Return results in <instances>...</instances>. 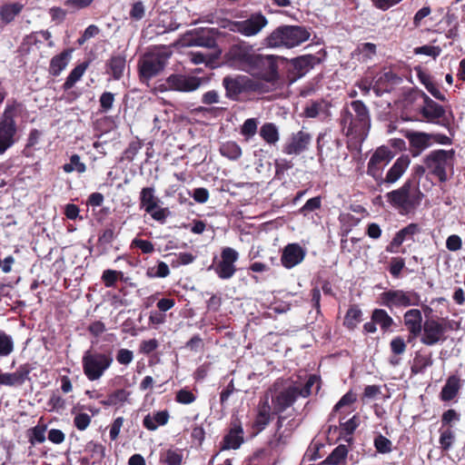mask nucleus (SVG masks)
<instances>
[{"mask_svg":"<svg viewBox=\"0 0 465 465\" xmlns=\"http://www.w3.org/2000/svg\"><path fill=\"white\" fill-rule=\"evenodd\" d=\"M24 111L17 101L8 102L0 117V155L12 148L17 141L18 126L16 118Z\"/></svg>","mask_w":465,"mask_h":465,"instance_id":"nucleus-1","label":"nucleus"},{"mask_svg":"<svg viewBox=\"0 0 465 465\" xmlns=\"http://www.w3.org/2000/svg\"><path fill=\"white\" fill-rule=\"evenodd\" d=\"M309 32L302 26L282 25L274 29L266 38L265 45L271 48H292L306 42Z\"/></svg>","mask_w":465,"mask_h":465,"instance_id":"nucleus-2","label":"nucleus"},{"mask_svg":"<svg viewBox=\"0 0 465 465\" xmlns=\"http://www.w3.org/2000/svg\"><path fill=\"white\" fill-rule=\"evenodd\" d=\"M455 151L453 149H437L426 154L422 162L426 164L430 174L437 177L440 183H445L448 180V171L453 169Z\"/></svg>","mask_w":465,"mask_h":465,"instance_id":"nucleus-3","label":"nucleus"},{"mask_svg":"<svg viewBox=\"0 0 465 465\" xmlns=\"http://www.w3.org/2000/svg\"><path fill=\"white\" fill-rule=\"evenodd\" d=\"M113 361L114 357L111 351L88 350L84 352L82 360L84 373L89 381H97L111 367Z\"/></svg>","mask_w":465,"mask_h":465,"instance_id":"nucleus-4","label":"nucleus"},{"mask_svg":"<svg viewBox=\"0 0 465 465\" xmlns=\"http://www.w3.org/2000/svg\"><path fill=\"white\" fill-rule=\"evenodd\" d=\"M268 23L267 17L262 13L255 12L243 20H226L222 27L245 37H253L258 35L268 25Z\"/></svg>","mask_w":465,"mask_h":465,"instance_id":"nucleus-5","label":"nucleus"},{"mask_svg":"<svg viewBox=\"0 0 465 465\" xmlns=\"http://www.w3.org/2000/svg\"><path fill=\"white\" fill-rule=\"evenodd\" d=\"M170 53L163 49H156L143 54L138 62L139 75L142 82L148 83L160 74L170 57Z\"/></svg>","mask_w":465,"mask_h":465,"instance_id":"nucleus-6","label":"nucleus"},{"mask_svg":"<svg viewBox=\"0 0 465 465\" xmlns=\"http://www.w3.org/2000/svg\"><path fill=\"white\" fill-rule=\"evenodd\" d=\"M352 113H346L342 124L347 127V134H364L371 126L370 114L367 106L360 100L351 102Z\"/></svg>","mask_w":465,"mask_h":465,"instance_id":"nucleus-7","label":"nucleus"},{"mask_svg":"<svg viewBox=\"0 0 465 465\" xmlns=\"http://www.w3.org/2000/svg\"><path fill=\"white\" fill-rule=\"evenodd\" d=\"M277 68L276 56L254 53L244 71L266 82H273L277 79Z\"/></svg>","mask_w":465,"mask_h":465,"instance_id":"nucleus-8","label":"nucleus"},{"mask_svg":"<svg viewBox=\"0 0 465 465\" xmlns=\"http://www.w3.org/2000/svg\"><path fill=\"white\" fill-rule=\"evenodd\" d=\"M379 303L390 310L393 308L418 306L420 303V296L414 291L391 289L379 295Z\"/></svg>","mask_w":465,"mask_h":465,"instance_id":"nucleus-9","label":"nucleus"},{"mask_svg":"<svg viewBox=\"0 0 465 465\" xmlns=\"http://www.w3.org/2000/svg\"><path fill=\"white\" fill-rule=\"evenodd\" d=\"M223 85L226 96L232 101H238L242 94L260 91L262 86L261 83L246 75L226 76L223 80Z\"/></svg>","mask_w":465,"mask_h":465,"instance_id":"nucleus-10","label":"nucleus"},{"mask_svg":"<svg viewBox=\"0 0 465 465\" xmlns=\"http://www.w3.org/2000/svg\"><path fill=\"white\" fill-rule=\"evenodd\" d=\"M411 182L407 181L399 189L386 193L387 202L401 214H408L420 203L419 198L411 195Z\"/></svg>","mask_w":465,"mask_h":465,"instance_id":"nucleus-11","label":"nucleus"},{"mask_svg":"<svg viewBox=\"0 0 465 465\" xmlns=\"http://www.w3.org/2000/svg\"><path fill=\"white\" fill-rule=\"evenodd\" d=\"M393 157V152L389 147H378L369 160L367 173L378 181L381 178L382 170Z\"/></svg>","mask_w":465,"mask_h":465,"instance_id":"nucleus-12","label":"nucleus"},{"mask_svg":"<svg viewBox=\"0 0 465 465\" xmlns=\"http://www.w3.org/2000/svg\"><path fill=\"white\" fill-rule=\"evenodd\" d=\"M238 259L239 252L236 250L224 247L221 252V261L214 269L219 278L223 280L232 278L236 272L235 262Z\"/></svg>","mask_w":465,"mask_h":465,"instance_id":"nucleus-13","label":"nucleus"},{"mask_svg":"<svg viewBox=\"0 0 465 465\" xmlns=\"http://www.w3.org/2000/svg\"><path fill=\"white\" fill-rule=\"evenodd\" d=\"M445 327L434 319L424 322L420 336V342L427 346H433L445 340Z\"/></svg>","mask_w":465,"mask_h":465,"instance_id":"nucleus-14","label":"nucleus"},{"mask_svg":"<svg viewBox=\"0 0 465 465\" xmlns=\"http://www.w3.org/2000/svg\"><path fill=\"white\" fill-rule=\"evenodd\" d=\"M166 88L178 92H193L202 84V79L184 74H171L166 79Z\"/></svg>","mask_w":465,"mask_h":465,"instance_id":"nucleus-15","label":"nucleus"},{"mask_svg":"<svg viewBox=\"0 0 465 465\" xmlns=\"http://www.w3.org/2000/svg\"><path fill=\"white\" fill-rule=\"evenodd\" d=\"M420 232L421 228L418 223H412L408 224L396 232L391 242L387 245L386 251L390 253H398L399 248L404 242L413 241L414 235Z\"/></svg>","mask_w":465,"mask_h":465,"instance_id":"nucleus-16","label":"nucleus"},{"mask_svg":"<svg viewBox=\"0 0 465 465\" xmlns=\"http://www.w3.org/2000/svg\"><path fill=\"white\" fill-rule=\"evenodd\" d=\"M413 156H419L424 150L432 146L431 134L425 132L408 131L405 134Z\"/></svg>","mask_w":465,"mask_h":465,"instance_id":"nucleus-17","label":"nucleus"},{"mask_svg":"<svg viewBox=\"0 0 465 465\" xmlns=\"http://www.w3.org/2000/svg\"><path fill=\"white\" fill-rule=\"evenodd\" d=\"M253 54L254 51L252 45L246 42H241L232 45L228 53L230 59L241 65L243 70H245L249 64Z\"/></svg>","mask_w":465,"mask_h":465,"instance_id":"nucleus-18","label":"nucleus"},{"mask_svg":"<svg viewBox=\"0 0 465 465\" xmlns=\"http://www.w3.org/2000/svg\"><path fill=\"white\" fill-rule=\"evenodd\" d=\"M298 386H291L272 397L273 411L276 413L284 411L292 406L298 398Z\"/></svg>","mask_w":465,"mask_h":465,"instance_id":"nucleus-19","label":"nucleus"},{"mask_svg":"<svg viewBox=\"0 0 465 465\" xmlns=\"http://www.w3.org/2000/svg\"><path fill=\"white\" fill-rule=\"evenodd\" d=\"M404 325L409 331V341L421 334L423 322L421 312L418 309H411L403 315Z\"/></svg>","mask_w":465,"mask_h":465,"instance_id":"nucleus-20","label":"nucleus"},{"mask_svg":"<svg viewBox=\"0 0 465 465\" xmlns=\"http://www.w3.org/2000/svg\"><path fill=\"white\" fill-rule=\"evenodd\" d=\"M311 140V134L303 130L292 134L289 141L283 146V153L287 154H299L306 150Z\"/></svg>","mask_w":465,"mask_h":465,"instance_id":"nucleus-21","label":"nucleus"},{"mask_svg":"<svg viewBox=\"0 0 465 465\" xmlns=\"http://www.w3.org/2000/svg\"><path fill=\"white\" fill-rule=\"evenodd\" d=\"M272 414L270 397L269 394H266L258 404L257 414L252 424L256 433L261 432L267 427L272 420Z\"/></svg>","mask_w":465,"mask_h":465,"instance_id":"nucleus-22","label":"nucleus"},{"mask_svg":"<svg viewBox=\"0 0 465 465\" xmlns=\"http://www.w3.org/2000/svg\"><path fill=\"white\" fill-rule=\"evenodd\" d=\"M31 368L28 364L20 365L14 372H2L0 374V385L15 387L21 386L28 380Z\"/></svg>","mask_w":465,"mask_h":465,"instance_id":"nucleus-23","label":"nucleus"},{"mask_svg":"<svg viewBox=\"0 0 465 465\" xmlns=\"http://www.w3.org/2000/svg\"><path fill=\"white\" fill-rule=\"evenodd\" d=\"M305 253L298 243H289L283 249L281 262L285 268L291 269L303 261Z\"/></svg>","mask_w":465,"mask_h":465,"instance_id":"nucleus-24","label":"nucleus"},{"mask_svg":"<svg viewBox=\"0 0 465 465\" xmlns=\"http://www.w3.org/2000/svg\"><path fill=\"white\" fill-rule=\"evenodd\" d=\"M410 163L411 159L408 155H401L387 172L383 183H395L409 168Z\"/></svg>","mask_w":465,"mask_h":465,"instance_id":"nucleus-25","label":"nucleus"},{"mask_svg":"<svg viewBox=\"0 0 465 465\" xmlns=\"http://www.w3.org/2000/svg\"><path fill=\"white\" fill-rule=\"evenodd\" d=\"M243 442V429L240 423H233L223 437L221 450H237Z\"/></svg>","mask_w":465,"mask_h":465,"instance_id":"nucleus-26","label":"nucleus"},{"mask_svg":"<svg viewBox=\"0 0 465 465\" xmlns=\"http://www.w3.org/2000/svg\"><path fill=\"white\" fill-rule=\"evenodd\" d=\"M420 113L429 122H434L444 115L445 110L440 104L425 95Z\"/></svg>","mask_w":465,"mask_h":465,"instance_id":"nucleus-27","label":"nucleus"},{"mask_svg":"<svg viewBox=\"0 0 465 465\" xmlns=\"http://www.w3.org/2000/svg\"><path fill=\"white\" fill-rule=\"evenodd\" d=\"M72 50L67 49L57 55H54L49 64V73L54 76H58L68 65L72 58Z\"/></svg>","mask_w":465,"mask_h":465,"instance_id":"nucleus-28","label":"nucleus"},{"mask_svg":"<svg viewBox=\"0 0 465 465\" xmlns=\"http://www.w3.org/2000/svg\"><path fill=\"white\" fill-rule=\"evenodd\" d=\"M170 415L167 411H160L153 414H147L143 420V426L149 430H155L159 426L165 425Z\"/></svg>","mask_w":465,"mask_h":465,"instance_id":"nucleus-29","label":"nucleus"},{"mask_svg":"<svg viewBox=\"0 0 465 465\" xmlns=\"http://www.w3.org/2000/svg\"><path fill=\"white\" fill-rule=\"evenodd\" d=\"M126 67V60L124 55H114L107 63V73L112 74L114 80H120Z\"/></svg>","mask_w":465,"mask_h":465,"instance_id":"nucleus-30","label":"nucleus"},{"mask_svg":"<svg viewBox=\"0 0 465 465\" xmlns=\"http://www.w3.org/2000/svg\"><path fill=\"white\" fill-rule=\"evenodd\" d=\"M158 198L154 195L153 187L143 188L140 193V203L141 207L145 212H151L153 209H156L158 205Z\"/></svg>","mask_w":465,"mask_h":465,"instance_id":"nucleus-31","label":"nucleus"},{"mask_svg":"<svg viewBox=\"0 0 465 465\" xmlns=\"http://www.w3.org/2000/svg\"><path fill=\"white\" fill-rule=\"evenodd\" d=\"M460 389V379L456 376H450L443 386L440 397L442 401H451L458 393Z\"/></svg>","mask_w":465,"mask_h":465,"instance_id":"nucleus-32","label":"nucleus"},{"mask_svg":"<svg viewBox=\"0 0 465 465\" xmlns=\"http://www.w3.org/2000/svg\"><path fill=\"white\" fill-rule=\"evenodd\" d=\"M261 137L269 144H275L279 139V131L272 123H266L260 128Z\"/></svg>","mask_w":465,"mask_h":465,"instance_id":"nucleus-33","label":"nucleus"},{"mask_svg":"<svg viewBox=\"0 0 465 465\" xmlns=\"http://www.w3.org/2000/svg\"><path fill=\"white\" fill-rule=\"evenodd\" d=\"M23 5L11 3L3 5L0 9V18L5 24L12 22L15 16L22 11Z\"/></svg>","mask_w":465,"mask_h":465,"instance_id":"nucleus-34","label":"nucleus"},{"mask_svg":"<svg viewBox=\"0 0 465 465\" xmlns=\"http://www.w3.org/2000/svg\"><path fill=\"white\" fill-rule=\"evenodd\" d=\"M88 67V63L84 62L78 65H76L66 77V80L63 85L64 90L71 89L76 82H78L84 74L85 73Z\"/></svg>","mask_w":465,"mask_h":465,"instance_id":"nucleus-35","label":"nucleus"},{"mask_svg":"<svg viewBox=\"0 0 465 465\" xmlns=\"http://www.w3.org/2000/svg\"><path fill=\"white\" fill-rule=\"evenodd\" d=\"M220 153L229 160L235 161L242 156V149L235 142H226L220 147Z\"/></svg>","mask_w":465,"mask_h":465,"instance_id":"nucleus-36","label":"nucleus"},{"mask_svg":"<svg viewBox=\"0 0 465 465\" xmlns=\"http://www.w3.org/2000/svg\"><path fill=\"white\" fill-rule=\"evenodd\" d=\"M371 320L384 331H387L393 324V319L382 309H375L372 312Z\"/></svg>","mask_w":465,"mask_h":465,"instance_id":"nucleus-37","label":"nucleus"},{"mask_svg":"<svg viewBox=\"0 0 465 465\" xmlns=\"http://www.w3.org/2000/svg\"><path fill=\"white\" fill-rule=\"evenodd\" d=\"M130 394V391L124 389H119L111 393L107 400L102 401V403L107 406L121 404L127 401Z\"/></svg>","mask_w":465,"mask_h":465,"instance_id":"nucleus-38","label":"nucleus"},{"mask_svg":"<svg viewBox=\"0 0 465 465\" xmlns=\"http://www.w3.org/2000/svg\"><path fill=\"white\" fill-rule=\"evenodd\" d=\"M440 435L439 443L440 445V448L443 450L447 451L452 447V445L454 443L455 433L450 427L447 429L440 428Z\"/></svg>","mask_w":465,"mask_h":465,"instance_id":"nucleus-39","label":"nucleus"},{"mask_svg":"<svg viewBox=\"0 0 465 465\" xmlns=\"http://www.w3.org/2000/svg\"><path fill=\"white\" fill-rule=\"evenodd\" d=\"M15 349L13 338L5 331H0V357L9 356Z\"/></svg>","mask_w":465,"mask_h":465,"instance_id":"nucleus-40","label":"nucleus"},{"mask_svg":"<svg viewBox=\"0 0 465 465\" xmlns=\"http://www.w3.org/2000/svg\"><path fill=\"white\" fill-rule=\"evenodd\" d=\"M361 311L356 307H351L345 316L344 324L351 330H353L361 321Z\"/></svg>","mask_w":465,"mask_h":465,"instance_id":"nucleus-41","label":"nucleus"},{"mask_svg":"<svg viewBox=\"0 0 465 465\" xmlns=\"http://www.w3.org/2000/svg\"><path fill=\"white\" fill-rule=\"evenodd\" d=\"M183 455L180 451L175 450H167L160 458V461L167 465H181Z\"/></svg>","mask_w":465,"mask_h":465,"instance_id":"nucleus-42","label":"nucleus"},{"mask_svg":"<svg viewBox=\"0 0 465 465\" xmlns=\"http://www.w3.org/2000/svg\"><path fill=\"white\" fill-rule=\"evenodd\" d=\"M63 170L69 173L74 171H76L79 173H83L86 170V166L84 163L81 162L80 156L78 154H73L70 158V163L64 164Z\"/></svg>","mask_w":465,"mask_h":465,"instance_id":"nucleus-43","label":"nucleus"},{"mask_svg":"<svg viewBox=\"0 0 465 465\" xmlns=\"http://www.w3.org/2000/svg\"><path fill=\"white\" fill-rule=\"evenodd\" d=\"M400 78L391 71L384 72L375 77V82L382 86H388V91L391 87L399 82Z\"/></svg>","mask_w":465,"mask_h":465,"instance_id":"nucleus-44","label":"nucleus"},{"mask_svg":"<svg viewBox=\"0 0 465 465\" xmlns=\"http://www.w3.org/2000/svg\"><path fill=\"white\" fill-rule=\"evenodd\" d=\"M348 450L346 446L340 445L336 447L333 451L329 455L326 461L329 464L337 465L345 460Z\"/></svg>","mask_w":465,"mask_h":465,"instance_id":"nucleus-45","label":"nucleus"},{"mask_svg":"<svg viewBox=\"0 0 465 465\" xmlns=\"http://www.w3.org/2000/svg\"><path fill=\"white\" fill-rule=\"evenodd\" d=\"M29 441L32 445L43 443L45 440V427L35 426L28 431Z\"/></svg>","mask_w":465,"mask_h":465,"instance_id":"nucleus-46","label":"nucleus"},{"mask_svg":"<svg viewBox=\"0 0 465 465\" xmlns=\"http://www.w3.org/2000/svg\"><path fill=\"white\" fill-rule=\"evenodd\" d=\"M258 121L255 118L247 119L241 128V134L246 140L253 137L257 132Z\"/></svg>","mask_w":465,"mask_h":465,"instance_id":"nucleus-47","label":"nucleus"},{"mask_svg":"<svg viewBox=\"0 0 465 465\" xmlns=\"http://www.w3.org/2000/svg\"><path fill=\"white\" fill-rule=\"evenodd\" d=\"M86 451H88L91 454V457L95 460H102L105 456V448L103 444L95 442V441H90L86 444L85 448Z\"/></svg>","mask_w":465,"mask_h":465,"instance_id":"nucleus-48","label":"nucleus"},{"mask_svg":"<svg viewBox=\"0 0 465 465\" xmlns=\"http://www.w3.org/2000/svg\"><path fill=\"white\" fill-rule=\"evenodd\" d=\"M319 377L316 375H310L303 388L300 389L298 387V395L303 398L308 397L312 393V389L313 386H316V390L318 391L320 388L319 385Z\"/></svg>","mask_w":465,"mask_h":465,"instance_id":"nucleus-49","label":"nucleus"},{"mask_svg":"<svg viewBox=\"0 0 465 465\" xmlns=\"http://www.w3.org/2000/svg\"><path fill=\"white\" fill-rule=\"evenodd\" d=\"M441 53V48L440 46L434 45H422L415 48L416 54H424L428 56H431L433 58L438 57Z\"/></svg>","mask_w":465,"mask_h":465,"instance_id":"nucleus-50","label":"nucleus"},{"mask_svg":"<svg viewBox=\"0 0 465 465\" xmlns=\"http://www.w3.org/2000/svg\"><path fill=\"white\" fill-rule=\"evenodd\" d=\"M194 394L186 389H182L176 392L175 400L182 404H190L195 401Z\"/></svg>","mask_w":465,"mask_h":465,"instance_id":"nucleus-51","label":"nucleus"},{"mask_svg":"<svg viewBox=\"0 0 465 465\" xmlns=\"http://www.w3.org/2000/svg\"><path fill=\"white\" fill-rule=\"evenodd\" d=\"M374 445L377 450L381 453H388L391 450V441L382 435L375 438Z\"/></svg>","mask_w":465,"mask_h":465,"instance_id":"nucleus-52","label":"nucleus"},{"mask_svg":"<svg viewBox=\"0 0 465 465\" xmlns=\"http://www.w3.org/2000/svg\"><path fill=\"white\" fill-rule=\"evenodd\" d=\"M145 15V8L142 1H136L132 5L130 10V17L134 20L139 21L143 18Z\"/></svg>","mask_w":465,"mask_h":465,"instance_id":"nucleus-53","label":"nucleus"},{"mask_svg":"<svg viewBox=\"0 0 465 465\" xmlns=\"http://www.w3.org/2000/svg\"><path fill=\"white\" fill-rule=\"evenodd\" d=\"M322 205V200L320 196H316L309 199L305 204L300 209V213L306 215L307 213L319 209Z\"/></svg>","mask_w":465,"mask_h":465,"instance_id":"nucleus-54","label":"nucleus"},{"mask_svg":"<svg viewBox=\"0 0 465 465\" xmlns=\"http://www.w3.org/2000/svg\"><path fill=\"white\" fill-rule=\"evenodd\" d=\"M356 401V395L352 393L351 391L347 392L344 394L341 399L336 403V405L333 408L332 412L339 411L341 408L350 406Z\"/></svg>","mask_w":465,"mask_h":465,"instance_id":"nucleus-55","label":"nucleus"},{"mask_svg":"<svg viewBox=\"0 0 465 465\" xmlns=\"http://www.w3.org/2000/svg\"><path fill=\"white\" fill-rule=\"evenodd\" d=\"M91 422V417L87 413H78L74 419V424L79 430H84Z\"/></svg>","mask_w":465,"mask_h":465,"instance_id":"nucleus-56","label":"nucleus"},{"mask_svg":"<svg viewBox=\"0 0 465 465\" xmlns=\"http://www.w3.org/2000/svg\"><path fill=\"white\" fill-rule=\"evenodd\" d=\"M134 360V353L128 349H120L116 354V361L123 365L130 364Z\"/></svg>","mask_w":465,"mask_h":465,"instance_id":"nucleus-57","label":"nucleus"},{"mask_svg":"<svg viewBox=\"0 0 465 465\" xmlns=\"http://www.w3.org/2000/svg\"><path fill=\"white\" fill-rule=\"evenodd\" d=\"M391 350L394 354L400 355L406 351V343L404 340L398 336L391 340Z\"/></svg>","mask_w":465,"mask_h":465,"instance_id":"nucleus-58","label":"nucleus"},{"mask_svg":"<svg viewBox=\"0 0 465 465\" xmlns=\"http://www.w3.org/2000/svg\"><path fill=\"white\" fill-rule=\"evenodd\" d=\"M132 246L139 248L143 253H151L154 250L153 244L151 242L137 238L133 240Z\"/></svg>","mask_w":465,"mask_h":465,"instance_id":"nucleus-59","label":"nucleus"},{"mask_svg":"<svg viewBox=\"0 0 465 465\" xmlns=\"http://www.w3.org/2000/svg\"><path fill=\"white\" fill-rule=\"evenodd\" d=\"M221 102V96L215 90H211L204 93L202 96V103L204 104H219Z\"/></svg>","mask_w":465,"mask_h":465,"instance_id":"nucleus-60","label":"nucleus"},{"mask_svg":"<svg viewBox=\"0 0 465 465\" xmlns=\"http://www.w3.org/2000/svg\"><path fill=\"white\" fill-rule=\"evenodd\" d=\"M114 102V95L110 92H104L100 97V105L103 111L107 112L112 109Z\"/></svg>","mask_w":465,"mask_h":465,"instance_id":"nucleus-61","label":"nucleus"},{"mask_svg":"<svg viewBox=\"0 0 465 465\" xmlns=\"http://www.w3.org/2000/svg\"><path fill=\"white\" fill-rule=\"evenodd\" d=\"M152 218L157 222L163 223L169 214L167 208H161L157 205L156 209H153L151 212H146Z\"/></svg>","mask_w":465,"mask_h":465,"instance_id":"nucleus-62","label":"nucleus"},{"mask_svg":"<svg viewBox=\"0 0 465 465\" xmlns=\"http://www.w3.org/2000/svg\"><path fill=\"white\" fill-rule=\"evenodd\" d=\"M360 54L364 59H370L376 53V45L371 43H364L358 47Z\"/></svg>","mask_w":465,"mask_h":465,"instance_id":"nucleus-63","label":"nucleus"},{"mask_svg":"<svg viewBox=\"0 0 465 465\" xmlns=\"http://www.w3.org/2000/svg\"><path fill=\"white\" fill-rule=\"evenodd\" d=\"M462 246L461 238L459 235L452 234L449 236L446 240V247L448 250L451 252L458 251Z\"/></svg>","mask_w":465,"mask_h":465,"instance_id":"nucleus-64","label":"nucleus"}]
</instances>
